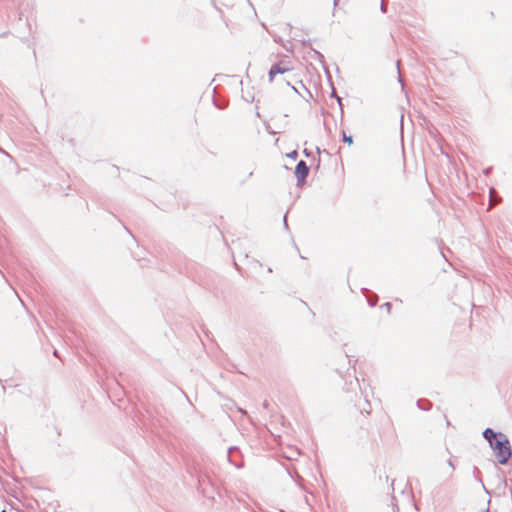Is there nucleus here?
Returning a JSON list of instances; mask_svg holds the SVG:
<instances>
[{
    "label": "nucleus",
    "instance_id": "obj_1",
    "mask_svg": "<svg viewBox=\"0 0 512 512\" xmlns=\"http://www.w3.org/2000/svg\"><path fill=\"white\" fill-rule=\"evenodd\" d=\"M484 437L490 443L497 461L500 464H505L511 457L510 443L507 437L501 433H495L492 429L487 428L484 433Z\"/></svg>",
    "mask_w": 512,
    "mask_h": 512
},
{
    "label": "nucleus",
    "instance_id": "obj_2",
    "mask_svg": "<svg viewBox=\"0 0 512 512\" xmlns=\"http://www.w3.org/2000/svg\"><path fill=\"white\" fill-rule=\"evenodd\" d=\"M292 70V66L289 62L280 61L276 65H273L269 71V81L272 82L277 74H283Z\"/></svg>",
    "mask_w": 512,
    "mask_h": 512
},
{
    "label": "nucleus",
    "instance_id": "obj_3",
    "mask_svg": "<svg viewBox=\"0 0 512 512\" xmlns=\"http://www.w3.org/2000/svg\"><path fill=\"white\" fill-rule=\"evenodd\" d=\"M309 168L304 161H300L295 167V175L299 183H303L308 176Z\"/></svg>",
    "mask_w": 512,
    "mask_h": 512
},
{
    "label": "nucleus",
    "instance_id": "obj_4",
    "mask_svg": "<svg viewBox=\"0 0 512 512\" xmlns=\"http://www.w3.org/2000/svg\"><path fill=\"white\" fill-rule=\"evenodd\" d=\"M348 0H334V9H342V6L346 4Z\"/></svg>",
    "mask_w": 512,
    "mask_h": 512
},
{
    "label": "nucleus",
    "instance_id": "obj_5",
    "mask_svg": "<svg viewBox=\"0 0 512 512\" xmlns=\"http://www.w3.org/2000/svg\"><path fill=\"white\" fill-rule=\"evenodd\" d=\"M343 141L346 142L349 146L353 144V139L351 136L346 135L345 132H343Z\"/></svg>",
    "mask_w": 512,
    "mask_h": 512
}]
</instances>
